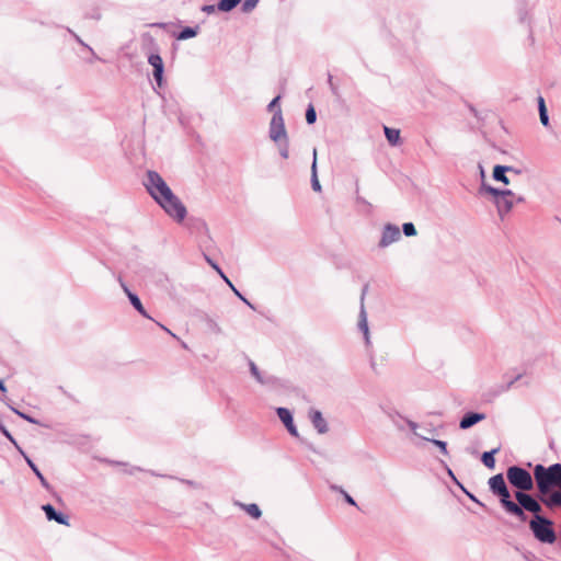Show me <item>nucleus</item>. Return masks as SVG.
I'll list each match as a JSON object with an SVG mask.
<instances>
[{"label": "nucleus", "instance_id": "1", "mask_svg": "<svg viewBox=\"0 0 561 561\" xmlns=\"http://www.w3.org/2000/svg\"><path fill=\"white\" fill-rule=\"evenodd\" d=\"M534 479L539 494L545 495L554 489L561 490V463H553L549 467L536 465Z\"/></svg>", "mask_w": 561, "mask_h": 561}, {"label": "nucleus", "instance_id": "2", "mask_svg": "<svg viewBox=\"0 0 561 561\" xmlns=\"http://www.w3.org/2000/svg\"><path fill=\"white\" fill-rule=\"evenodd\" d=\"M529 529L534 537L541 543L551 545L557 540L553 522L546 516L531 517L529 520Z\"/></svg>", "mask_w": 561, "mask_h": 561}, {"label": "nucleus", "instance_id": "3", "mask_svg": "<svg viewBox=\"0 0 561 561\" xmlns=\"http://www.w3.org/2000/svg\"><path fill=\"white\" fill-rule=\"evenodd\" d=\"M156 203L176 222H182L187 215L185 205L173 192L159 198Z\"/></svg>", "mask_w": 561, "mask_h": 561}, {"label": "nucleus", "instance_id": "4", "mask_svg": "<svg viewBox=\"0 0 561 561\" xmlns=\"http://www.w3.org/2000/svg\"><path fill=\"white\" fill-rule=\"evenodd\" d=\"M144 185L154 202L172 192L163 178L152 170L147 171Z\"/></svg>", "mask_w": 561, "mask_h": 561}, {"label": "nucleus", "instance_id": "5", "mask_svg": "<svg viewBox=\"0 0 561 561\" xmlns=\"http://www.w3.org/2000/svg\"><path fill=\"white\" fill-rule=\"evenodd\" d=\"M508 482L515 486L517 492H528L534 488V478L524 468L518 466H512L506 471Z\"/></svg>", "mask_w": 561, "mask_h": 561}, {"label": "nucleus", "instance_id": "6", "mask_svg": "<svg viewBox=\"0 0 561 561\" xmlns=\"http://www.w3.org/2000/svg\"><path fill=\"white\" fill-rule=\"evenodd\" d=\"M270 138L274 142H279L280 140H287V131L285 128L284 117L280 108H277L271 119L270 123V130H268Z\"/></svg>", "mask_w": 561, "mask_h": 561}, {"label": "nucleus", "instance_id": "7", "mask_svg": "<svg viewBox=\"0 0 561 561\" xmlns=\"http://www.w3.org/2000/svg\"><path fill=\"white\" fill-rule=\"evenodd\" d=\"M488 484L491 492L499 497L501 505H504L506 502L512 500L502 473L491 477Z\"/></svg>", "mask_w": 561, "mask_h": 561}, {"label": "nucleus", "instance_id": "8", "mask_svg": "<svg viewBox=\"0 0 561 561\" xmlns=\"http://www.w3.org/2000/svg\"><path fill=\"white\" fill-rule=\"evenodd\" d=\"M515 500L524 507L527 512L533 514V517L542 516L541 515V502L538 499H535L533 495L526 492H515Z\"/></svg>", "mask_w": 561, "mask_h": 561}, {"label": "nucleus", "instance_id": "9", "mask_svg": "<svg viewBox=\"0 0 561 561\" xmlns=\"http://www.w3.org/2000/svg\"><path fill=\"white\" fill-rule=\"evenodd\" d=\"M514 202L515 194L510 190H505L504 194L500 196V198H495V205L501 218L512 210Z\"/></svg>", "mask_w": 561, "mask_h": 561}, {"label": "nucleus", "instance_id": "10", "mask_svg": "<svg viewBox=\"0 0 561 561\" xmlns=\"http://www.w3.org/2000/svg\"><path fill=\"white\" fill-rule=\"evenodd\" d=\"M400 238H401V232H400L399 227L396 225H392V224H387L383 227L382 236L379 241V247L387 248L391 243L398 241Z\"/></svg>", "mask_w": 561, "mask_h": 561}, {"label": "nucleus", "instance_id": "11", "mask_svg": "<svg viewBox=\"0 0 561 561\" xmlns=\"http://www.w3.org/2000/svg\"><path fill=\"white\" fill-rule=\"evenodd\" d=\"M366 290H367V287L364 288L362 298H360L362 304H360V310H359V316H358V330L360 332H363L365 343L367 345H369L370 335H369V328H368V321H367V313H366V310L364 307V297H365Z\"/></svg>", "mask_w": 561, "mask_h": 561}, {"label": "nucleus", "instance_id": "12", "mask_svg": "<svg viewBox=\"0 0 561 561\" xmlns=\"http://www.w3.org/2000/svg\"><path fill=\"white\" fill-rule=\"evenodd\" d=\"M148 62L153 68V78L159 87L162 85L163 81V71H164V65L161 56L159 54H151L148 57Z\"/></svg>", "mask_w": 561, "mask_h": 561}, {"label": "nucleus", "instance_id": "13", "mask_svg": "<svg viewBox=\"0 0 561 561\" xmlns=\"http://www.w3.org/2000/svg\"><path fill=\"white\" fill-rule=\"evenodd\" d=\"M277 416L283 422L287 431L290 435L298 437V430L294 424V419L291 412L287 408H277L276 409Z\"/></svg>", "mask_w": 561, "mask_h": 561}, {"label": "nucleus", "instance_id": "14", "mask_svg": "<svg viewBox=\"0 0 561 561\" xmlns=\"http://www.w3.org/2000/svg\"><path fill=\"white\" fill-rule=\"evenodd\" d=\"M502 507L506 513L515 516L522 523H525L528 519V516L526 515V508H524L517 501L514 502L510 500L504 505H502Z\"/></svg>", "mask_w": 561, "mask_h": 561}, {"label": "nucleus", "instance_id": "15", "mask_svg": "<svg viewBox=\"0 0 561 561\" xmlns=\"http://www.w3.org/2000/svg\"><path fill=\"white\" fill-rule=\"evenodd\" d=\"M309 420L319 434L328 433V422L325 421V419L323 417L322 413L319 410L310 409Z\"/></svg>", "mask_w": 561, "mask_h": 561}, {"label": "nucleus", "instance_id": "16", "mask_svg": "<svg viewBox=\"0 0 561 561\" xmlns=\"http://www.w3.org/2000/svg\"><path fill=\"white\" fill-rule=\"evenodd\" d=\"M119 283H121V286H122V288H123L124 293L127 295V297H128V299H129L130 304L133 305V307H134V308H135V309H136V310H137V311L142 316V317L148 318V319H151V317H150V316L147 313V311L145 310V308H144V306H142V304H141L140 299H139V297H138L136 294L131 293V291L129 290V288L126 286V284H125L122 279H119Z\"/></svg>", "mask_w": 561, "mask_h": 561}, {"label": "nucleus", "instance_id": "17", "mask_svg": "<svg viewBox=\"0 0 561 561\" xmlns=\"http://www.w3.org/2000/svg\"><path fill=\"white\" fill-rule=\"evenodd\" d=\"M539 500L549 508L561 507V490L550 491L548 494H539Z\"/></svg>", "mask_w": 561, "mask_h": 561}, {"label": "nucleus", "instance_id": "18", "mask_svg": "<svg viewBox=\"0 0 561 561\" xmlns=\"http://www.w3.org/2000/svg\"><path fill=\"white\" fill-rule=\"evenodd\" d=\"M42 510L44 511L48 520H55L60 525H69L68 517L62 513L57 512L51 504L43 505Z\"/></svg>", "mask_w": 561, "mask_h": 561}, {"label": "nucleus", "instance_id": "19", "mask_svg": "<svg viewBox=\"0 0 561 561\" xmlns=\"http://www.w3.org/2000/svg\"><path fill=\"white\" fill-rule=\"evenodd\" d=\"M484 419H485V414L484 413L468 412L460 420L459 427L461 430L470 428L471 426H473L477 423L483 421Z\"/></svg>", "mask_w": 561, "mask_h": 561}, {"label": "nucleus", "instance_id": "20", "mask_svg": "<svg viewBox=\"0 0 561 561\" xmlns=\"http://www.w3.org/2000/svg\"><path fill=\"white\" fill-rule=\"evenodd\" d=\"M249 367L251 375L255 378V380L261 385H274L276 382V378L273 376H263L262 373L259 370L257 366L253 360H249Z\"/></svg>", "mask_w": 561, "mask_h": 561}, {"label": "nucleus", "instance_id": "21", "mask_svg": "<svg viewBox=\"0 0 561 561\" xmlns=\"http://www.w3.org/2000/svg\"><path fill=\"white\" fill-rule=\"evenodd\" d=\"M507 171H513V167L500 165V164L495 165L493 169V179L495 181L502 182L504 184H508L510 180L506 176Z\"/></svg>", "mask_w": 561, "mask_h": 561}, {"label": "nucleus", "instance_id": "22", "mask_svg": "<svg viewBox=\"0 0 561 561\" xmlns=\"http://www.w3.org/2000/svg\"><path fill=\"white\" fill-rule=\"evenodd\" d=\"M311 186L312 190L316 192L321 191V184L318 179V172H317V149H313V160L311 164Z\"/></svg>", "mask_w": 561, "mask_h": 561}, {"label": "nucleus", "instance_id": "23", "mask_svg": "<svg viewBox=\"0 0 561 561\" xmlns=\"http://www.w3.org/2000/svg\"><path fill=\"white\" fill-rule=\"evenodd\" d=\"M383 133L391 146H398L400 144V130L396 128H391L388 126H383Z\"/></svg>", "mask_w": 561, "mask_h": 561}, {"label": "nucleus", "instance_id": "24", "mask_svg": "<svg viewBox=\"0 0 561 561\" xmlns=\"http://www.w3.org/2000/svg\"><path fill=\"white\" fill-rule=\"evenodd\" d=\"M500 451V447L497 448H494L490 451H484L481 456V461L482 463L489 468V469H493L495 467V459H494V455L497 454Z\"/></svg>", "mask_w": 561, "mask_h": 561}, {"label": "nucleus", "instance_id": "25", "mask_svg": "<svg viewBox=\"0 0 561 561\" xmlns=\"http://www.w3.org/2000/svg\"><path fill=\"white\" fill-rule=\"evenodd\" d=\"M23 457L25 458L28 467L33 470V472L35 473V476L39 479L41 481V484L45 488V489H49V483L47 482V480L45 479V477L42 474V472L38 470V468L36 467V465L33 462V460L31 458H28L25 454L23 455Z\"/></svg>", "mask_w": 561, "mask_h": 561}, {"label": "nucleus", "instance_id": "26", "mask_svg": "<svg viewBox=\"0 0 561 561\" xmlns=\"http://www.w3.org/2000/svg\"><path fill=\"white\" fill-rule=\"evenodd\" d=\"M237 505H239L251 517H253L255 519L260 518L261 515H262V512H261L260 507L256 504H254V503H251V504L237 503Z\"/></svg>", "mask_w": 561, "mask_h": 561}, {"label": "nucleus", "instance_id": "27", "mask_svg": "<svg viewBox=\"0 0 561 561\" xmlns=\"http://www.w3.org/2000/svg\"><path fill=\"white\" fill-rule=\"evenodd\" d=\"M197 35V27H184L179 34L178 39L179 41H185L192 37H195Z\"/></svg>", "mask_w": 561, "mask_h": 561}, {"label": "nucleus", "instance_id": "28", "mask_svg": "<svg viewBox=\"0 0 561 561\" xmlns=\"http://www.w3.org/2000/svg\"><path fill=\"white\" fill-rule=\"evenodd\" d=\"M241 1L242 0H219V8L224 10V12H230L237 8Z\"/></svg>", "mask_w": 561, "mask_h": 561}, {"label": "nucleus", "instance_id": "29", "mask_svg": "<svg viewBox=\"0 0 561 561\" xmlns=\"http://www.w3.org/2000/svg\"><path fill=\"white\" fill-rule=\"evenodd\" d=\"M330 488H331V490L341 493L346 503H348L352 506H357V503L355 502V500L342 486L332 484Z\"/></svg>", "mask_w": 561, "mask_h": 561}, {"label": "nucleus", "instance_id": "30", "mask_svg": "<svg viewBox=\"0 0 561 561\" xmlns=\"http://www.w3.org/2000/svg\"><path fill=\"white\" fill-rule=\"evenodd\" d=\"M0 432L15 446V448L22 454L24 455V451L22 450V448L19 446V444L16 443V440L14 439V437L11 435V433L7 430V427L0 423Z\"/></svg>", "mask_w": 561, "mask_h": 561}, {"label": "nucleus", "instance_id": "31", "mask_svg": "<svg viewBox=\"0 0 561 561\" xmlns=\"http://www.w3.org/2000/svg\"><path fill=\"white\" fill-rule=\"evenodd\" d=\"M402 232L407 237H414L417 233L416 229H415V226L412 222H404L402 225Z\"/></svg>", "mask_w": 561, "mask_h": 561}, {"label": "nucleus", "instance_id": "32", "mask_svg": "<svg viewBox=\"0 0 561 561\" xmlns=\"http://www.w3.org/2000/svg\"><path fill=\"white\" fill-rule=\"evenodd\" d=\"M482 188H483L486 193L491 194V195L494 197V199H495V198H500V196H502V195L504 194V192H505V190L494 188V187H492V186L484 185V184L482 185Z\"/></svg>", "mask_w": 561, "mask_h": 561}, {"label": "nucleus", "instance_id": "33", "mask_svg": "<svg viewBox=\"0 0 561 561\" xmlns=\"http://www.w3.org/2000/svg\"><path fill=\"white\" fill-rule=\"evenodd\" d=\"M201 10L206 14H213L216 11L224 12V10L219 8V1L217 2V4H205L201 8Z\"/></svg>", "mask_w": 561, "mask_h": 561}, {"label": "nucleus", "instance_id": "34", "mask_svg": "<svg viewBox=\"0 0 561 561\" xmlns=\"http://www.w3.org/2000/svg\"><path fill=\"white\" fill-rule=\"evenodd\" d=\"M387 415L399 430L403 428L402 424L400 423V421L403 420L401 415H399L397 412L391 411L387 412Z\"/></svg>", "mask_w": 561, "mask_h": 561}, {"label": "nucleus", "instance_id": "35", "mask_svg": "<svg viewBox=\"0 0 561 561\" xmlns=\"http://www.w3.org/2000/svg\"><path fill=\"white\" fill-rule=\"evenodd\" d=\"M260 0H244L242 3V11L249 13L255 9Z\"/></svg>", "mask_w": 561, "mask_h": 561}, {"label": "nucleus", "instance_id": "36", "mask_svg": "<svg viewBox=\"0 0 561 561\" xmlns=\"http://www.w3.org/2000/svg\"><path fill=\"white\" fill-rule=\"evenodd\" d=\"M317 119V113L312 105H309L306 111V121L308 124H313Z\"/></svg>", "mask_w": 561, "mask_h": 561}, {"label": "nucleus", "instance_id": "37", "mask_svg": "<svg viewBox=\"0 0 561 561\" xmlns=\"http://www.w3.org/2000/svg\"><path fill=\"white\" fill-rule=\"evenodd\" d=\"M9 408L15 413L18 414L19 416H21L22 419H24L25 421L32 423V424H38V421L35 420L34 417H32L31 415H27L19 410H16L15 408L9 405Z\"/></svg>", "mask_w": 561, "mask_h": 561}, {"label": "nucleus", "instance_id": "38", "mask_svg": "<svg viewBox=\"0 0 561 561\" xmlns=\"http://www.w3.org/2000/svg\"><path fill=\"white\" fill-rule=\"evenodd\" d=\"M425 439L431 442L435 446H437L444 455H448L446 442L439 440V439H430V438H425Z\"/></svg>", "mask_w": 561, "mask_h": 561}, {"label": "nucleus", "instance_id": "39", "mask_svg": "<svg viewBox=\"0 0 561 561\" xmlns=\"http://www.w3.org/2000/svg\"><path fill=\"white\" fill-rule=\"evenodd\" d=\"M460 489L465 492V494L474 503H477L478 505L484 507V504L482 502H480L478 500V497L472 494L471 492H469L462 484H459Z\"/></svg>", "mask_w": 561, "mask_h": 561}, {"label": "nucleus", "instance_id": "40", "mask_svg": "<svg viewBox=\"0 0 561 561\" xmlns=\"http://www.w3.org/2000/svg\"><path fill=\"white\" fill-rule=\"evenodd\" d=\"M207 325L213 332L217 334H220L222 332L220 325L213 319H207Z\"/></svg>", "mask_w": 561, "mask_h": 561}, {"label": "nucleus", "instance_id": "41", "mask_svg": "<svg viewBox=\"0 0 561 561\" xmlns=\"http://www.w3.org/2000/svg\"><path fill=\"white\" fill-rule=\"evenodd\" d=\"M279 154L287 159L289 157V149H288V139L284 140V144L279 145Z\"/></svg>", "mask_w": 561, "mask_h": 561}, {"label": "nucleus", "instance_id": "42", "mask_svg": "<svg viewBox=\"0 0 561 561\" xmlns=\"http://www.w3.org/2000/svg\"><path fill=\"white\" fill-rule=\"evenodd\" d=\"M279 100H280V96H279V95H277L276 98H274V99L270 102V104L267 105V110H268V111H271V112H272V111H274V112H275L277 108H280V107L278 106V102H279Z\"/></svg>", "mask_w": 561, "mask_h": 561}, {"label": "nucleus", "instance_id": "43", "mask_svg": "<svg viewBox=\"0 0 561 561\" xmlns=\"http://www.w3.org/2000/svg\"><path fill=\"white\" fill-rule=\"evenodd\" d=\"M522 374L516 375L511 381L507 382V385L502 387V391L504 392L510 390L513 387V385L522 378Z\"/></svg>", "mask_w": 561, "mask_h": 561}, {"label": "nucleus", "instance_id": "44", "mask_svg": "<svg viewBox=\"0 0 561 561\" xmlns=\"http://www.w3.org/2000/svg\"><path fill=\"white\" fill-rule=\"evenodd\" d=\"M539 118H540V122L541 124L547 127L549 125V116H548V111L547 112H539Z\"/></svg>", "mask_w": 561, "mask_h": 561}, {"label": "nucleus", "instance_id": "45", "mask_svg": "<svg viewBox=\"0 0 561 561\" xmlns=\"http://www.w3.org/2000/svg\"><path fill=\"white\" fill-rule=\"evenodd\" d=\"M538 111L539 112H547V106H546V102H545V99L542 96H539L538 98Z\"/></svg>", "mask_w": 561, "mask_h": 561}, {"label": "nucleus", "instance_id": "46", "mask_svg": "<svg viewBox=\"0 0 561 561\" xmlns=\"http://www.w3.org/2000/svg\"><path fill=\"white\" fill-rule=\"evenodd\" d=\"M247 306H249L251 309H254V306L244 297L239 290H236L234 293Z\"/></svg>", "mask_w": 561, "mask_h": 561}, {"label": "nucleus", "instance_id": "47", "mask_svg": "<svg viewBox=\"0 0 561 561\" xmlns=\"http://www.w3.org/2000/svg\"><path fill=\"white\" fill-rule=\"evenodd\" d=\"M69 32L73 35V37L76 38V41H77L80 45H82V46L87 47L89 50H91V51H92V48H91V47H89V46H88V45H87V44H85V43H84V42H83V41H82V39H81L77 34H76V33L71 32L70 30H69Z\"/></svg>", "mask_w": 561, "mask_h": 561}, {"label": "nucleus", "instance_id": "48", "mask_svg": "<svg viewBox=\"0 0 561 561\" xmlns=\"http://www.w3.org/2000/svg\"><path fill=\"white\" fill-rule=\"evenodd\" d=\"M408 426L411 428V431L416 434L417 424L413 421L408 420L407 421Z\"/></svg>", "mask_w": 561, "mask_h": 561}, {"label": "nucleus", "instance_id": "49", "mask_svg": "<svg viewBox=\"0 0 561 561\" xmlns=\"http://www.w3.org/2000/svg\"><path fill=\"white\" fill-rule=\"evenodd\" d=\"M447 473L448 476L457 483V485L461 484L455 477L454 472L451 471V469L447 468Z\"/></svg>", "mask_w": 561, "mask_h": 561}, {"label": "nucleus", "instance_id": "50", "mask_svg": "<svg viewBox=\"0 0 561 561\" xmlns=\"http://www.w3.org/2000/svg\"><path fill=\"white\" fill-rule=\"evenodd\" d=\"M205 260L207 261V263L215 270V266H218L210 257H208L207 255H205Z\"/></svg>", "mask_w": 561, "mask_h": 561}, {"label": "nucleus", "instance_id": "51", "mask_svg": "<svg viewBox=\"0 0 561 561\" xmlns=\"http://www.w3.org/2000/svg\"><path fill=\"white\" fill-rule=\"evenodd\" d=\"M199 226H201V228H202L205 232H208V227H207V225H206V222H205V221H202V220H201V221H199Z\"/></svg>", "mask_w": 561, "mask_h": 561}, {"label": "nucleus", "instance_id": "52", "mask_svg": "<svg viewBox=\"0 0 561 561\" xmlns=\"http://www.w3.org/2000/svg\"><path fill=\"white\" fill-rule=\"evenodd\" d=\"M219 275H220V277H222V279H224L227 284H230L229 278L224 274V272H221Z\"/></svg>", "mask_w": 561, "mask_h": 561}, {"label": "nucleus", "instance_id": "53", "mask_svg": "<svg viewBox=\"0 0 561 561\" xmlns=\"http://www.w3.org/2000/svg\"><path fill=\"white\" fill-rule=\"evenodd\" d=\"M0 391H2V392L7 391V388H5V386H4L2 380H0Z\"/></svg>", "mask_w": 561, "mask_h": 561}, {"label": "nucleus", "instance_id": "54", "mask_svg": "<svg viewBox=\"0 0 561 561\" xmlns=\"http://www.w3.org/2000/svg\"><path fill=\"white\" fill-rule=\"evenodd\" d=\"M328 81H329V84L332 88V90H334L333 84H332V76L331 75H329Z\"/></svg>", "mask_w": 561, "mask_h": 561}, {"label": "nucleus", "instance_id": "55", "mask_svg": "<svg viewBox=\"0 0 561 561\" xmlns=\"http://www.w3.org/2000/svg\"><path fill=\"white\" fill-rule=\"evenodd\" d=\"M479 169H480L481 176L484 178V169L481 164H479Z\"/></svg>", "mask_w": 561, "mask_h": 561}, {"label": "nucleus", "instance_id": "56", "mask_svg": "<svg viewBox=\"0 0 561 561\" xmlns=\"http://www.w3.org/2000/svg\"><path fill=\"white\" fill-rule=\"evenodd\" d=\"M515 201L518 203H522V202H524V197L515 195Z\"/></svg>", "mask_w": 561, "mask_h": 561}, {"label": "nucleus", "instance_id": "57", "mask_svg": "<svg viewBox=\"0 0 561 561\" xmlns=\"http://www.w3.org/2000/svg\"><path fill=\"white\" fill-rule=\"evenodd\" d=\"M215 271H217L218 274H220L222 272L219 266H215Z\"/></svg>", "mask_w": 561, "mask_h": 561}, {"label": "nucleus", "instance_id": "58", "mask_svg": "<svg viewBox=\"0 0 561 561\" xmlns=\"http://www.w3.org/2000/svg\"><path fill=\"white\" fill-rule=\"evenodd\" d=\"M512 172L515 173V174H519V170H516L515 168H513Z\"/></svg>", "mask_w": 561, "mask_h": 561}, {"label": "nucleus", "instance_id": "59", "mask_svg": "<svg viewBox=\"0 0 561 561\" xmlns=\"http://www.w3.org/2000/svg\"><path fill=\"white\" fill-rule=\"evenodd\" d=\"M162 330H165L168 331L169 333H171L165 327L161 325Z\"/></svg>", "mask_w": 561, "mask_h": 561}]
</instances>
